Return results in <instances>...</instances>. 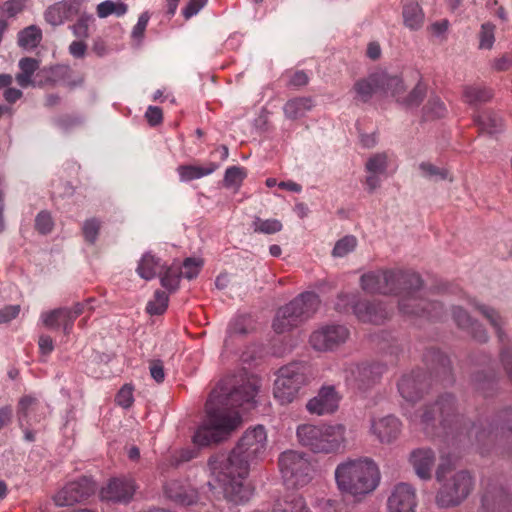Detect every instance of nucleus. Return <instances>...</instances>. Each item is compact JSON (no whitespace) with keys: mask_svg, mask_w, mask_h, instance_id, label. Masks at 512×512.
<instances>
[{"mask_svg":"<svg viewBox=\"0 0 512 512\" xmlns=\"http://www.w3.org/2000/svg\"><path fill=\"white\" fill-rule=\"evenodd\" d=\"M135 492L134 482L130 479H112L107 487L103 488L101 495L103 499L113 502H127Z\"/></svg>","mask_w":512,"mask_h":512,"instance_id":"27","label":"nucleus"},{"mask_svg":"<svg viewBox=\"0 0 512 512\" xmlns=\"http://www.w3.org/2000/svg\"><path fill=\"white\" fill-rule=\"evenodd\" d=\"M283 478L293 486H304L311 480L312 466L304 452L288 450L279 457Z\"/></svg>","mask_w":512,"mask_h":512,"instance_id":"13","label":"nucleus"},{"mask_svg":"<svg viewBox=\"0 0 512 512\" xmlns=\"http://www.w3.org/2000/svg\"><path fill=\"white\" fill-rule=\"evenodd\" d=\"M259 386L256 376H233L222 380L209 397L216 392L218 397L215 402L221 411L240 416L235 409L244 405H247V409L253 407Z\"/></svg>","mask_w":512,"mask_h":512,"instance_id":"5","label":"nucleus"},{"mask_svg":"<svg viewBox=\"0 0 512 512\" xmlns=\"http://www.w3.org/2000/svg\"><path fill=\"white\" fill-rule=\"evenodd\" d=\"M452 465L442 461L436 470V479L441 483L435 502L440 508L459 506L474 490L475 479L468 470H459L451 474Z\"/></svg>","mask_w":512,"mask_h":512,"instance_id":"4","label":"nucleus"},{"mask_svg":"<svg viewBox=\"0 0 512 512\" xmlns=\"http://www.w3.org/2000/svg\"><path fill=\"white\" fill-rule=\"evenodd\" d=\"M416 505L415 490L406 483L396 485L387 501L389 512H415Z\"/></svg>","mask_w":512,"mask_h":512,"instance_id":"21","label":"nucleus"},{"mask_svg":"<svg viewBox=\"0 0 512 512\" xmlns=\"http://www.w3.org/2000/svg\"><path fill=\"white\" fill-rule=\"evenodd\" d=\"M36 403H37V399L30 395L23 396L19 400L17 414H18V420H19V423L21 426H23L24 422H26V423L28 422L27 418H28L29 409Z\"/></svg>","mask_w":512,"mask_h":512,"instance_id":"57","label":"nucleus"},{"mask_svg":"<svg viewBox=\"0 0 512 512\" xmlns=\"http://www.w3.org/2000/svg\"><path fill=\"white\" fill-rule=\"evenodd\" d=\"M216 168L217 166L215 164H210L208 168L193 165H181L177 170L181 180L191 181L212 173Z\"/></svg>","mask_w":512,"mask_h":512,"instance_id":"45","label":"nucleus"},{"mask_svg":"<svg viewBox=\"0 0 512 512\" xmlns=\"http://www.w3.org/2000/svg\"><path fill=\"white\" fill-rule=\"evenodd\" d=\"M372 80L375 83L378 92L383 94H390L396 98V101H401V94L405 92L402 79L397 75H390L386 71H376L372 73Z\"/></svg>","mask_w":512,"mask_h":512,"instance_id":"29","label":"nucleus"},{"mask_svg":"<svg viewBox=\"0 0 512 512\" xmlns=\"http://www.w3.org/2000/svg\"><path fill=\"white\" fill-rule=\"evenodd\" d=\"M357 302L355 295L340 293L337 296L334 308L340 313H348L350 310L353 311V307Z\"/></svg>","mask_w":512,"mask_h":512,"instance_id":"58","label":"nucleus"},{"mask_svg":"<svg viewBox=\"0 0 512 512\" xmlns=\"http://www.w3.org/2000/svg\"><path fill=\"white\" fill-rule=\"evenodd\" d=\"M478 495V512H512V491L498 479H483Z\"/></svg>","mask_w":512,"mask_h":512,"instance_id":"12","label":"nucleus"},{"mask_svg":"<svg viewBox=\"0 0 512 512\" xmlns=\"http://www.w3.org/2000/svg\"><path fill=\"white\" fill-rule=\"evenodd\" d=\"M353 89L357 98L362 102H368L374 93H378V88H376L375 83L372 80V74L367 78L356 81Z\"/></svg>","mask_w":512,"mask_h":512,"instance_id":"47","label":"nucleus"},{"mask_svg":"<svg viewBox=\"0 0 512 512\" xmlns=\"http://www.w3.org/2000/svg\"><path fill=\"white\" fill-rule=\"evenodd\" d=\"M353 313L361 322L372 324H382L390 317V312L379 301H358Z\"/></svg>","mask_w":512,"mask_h":512,"instance_id":"22","label":"nucleus"},{"mask_svg":"<svg viewBox=\"0 0 512 512\" xmlns=\"http://www.w3.org/2000/svg\"><path fill=\"white\" fill-rule=\"evenodd\" d=\"M453 318L459 328L467 330L471 336L480 343L487 342L489 336L486 329L477 320H474L462 307H454Z\"/></svg>","mask_w":512,"mask_h":512,"instance_id":"28","label":"nucleus"},{"mask_svg":"<svg viewBox=\"0 0 512 512\" xmlns=\"http://www.w3.org/2000/svg\"><path fill=\"white\" fill-rule=\"evenodd\" d=\"M168 295L164 291L157 290L154 294V300L148 302L147 312L151 315H160L167 309Z\"/></svg>","mask_w":512,"mask_h":512,"instance_id":"49","label":"nucleus"},{"mask_svg":"<svg viewBox=\"0 0 512 512\" xmlns=\"http://www.w3.org/2000/svg\"><path fill=\"white\" fill-rule=\"evenodd\" d=\"M494 29L495 26L491 23H485L481 27L480 32V42H479V48L480 49H491L495 40L494 37Z\"/></svg>","mask_w":512,"mask_h":512,"instance_id":"59","label":"nucleus"},{"mask_svg":"<svg viewBox=\"0 0 512 512\" xmlns=\"http://www.w3.org/2000/svg\"><path fill=\"white\" fill-rule=\"evenodd\" d=\"M85 310V303H75L72 308H57L43 314V323L47 328H58L63 326L65 335L71 333L75 319Z\"/></svg>","mask_w":512,"mask_h":512,"instance_id":"18","label":"nucleus"},{"mask_svg":"<svg viewBox=\"0 0 512 512\" xmlns=\"http://www.w3.org/2000/svg\"><path fill=\"white\" fill-rule=\"evenodd\" d=\"M127 12V5L123 2L104 1L97 6V14L100 18H105L111 14L121 16Z\"/></svg>","mask_w":512,"mask_h":512,"instance_id":"48","label":"nucleus"},{"mask_svg":"<svg viewBox=\"0 0 512 512\" xmlns=\"http://www.w3.org/2000/svg\"><path fill=\"white\" fill-rule=\"evenodd\" d=\"M468 436L483 455L501 449L512 456V409L501 411L485 424L472 425Z\"/></svg>","mask_w":512,"mask_h":512,"instance_id":"3","label":"nucleus"},{"mask_svg":"<svg viewBox=\"0 0 512 512\" xmlns=\"http://www.w3.org/2000/svg\"><path fill=\"white\" fill-rule=\"evenodd\" d=\"M54 221L48 211H41L35 219V229L41 234H48L53 230Z\"/></svg>","mask_w":512,"mask_h":512,"instance_id":"55","label":"nucleus"},{"mask_svg":"<svg viewBox=\"0 0 512 512\" xmlns=\"http://www.w3.org/2000/svg\"><path fill=\"white\" fill-rule=\"evenodd\" d=\"M182 271L180 267H168L161 275V284L163 287L173 291L178 288Z\"/></svg>","mask_w":512,"mask_h":512,"instance_id":"51","label":"nucleus"},{"mask_svg":"<svg viewBox=\"0 0 512 512\" xmlns=\"http://www.w3.org/2000/svg\"><path fill=\"white\" fill-rule=\"evenodd\" d=\"M472 388L484 397L494 394L497 386V376L495 371L490 368H483L474 371L470 378Z\"/></svg>","mask_w":512,"mask_h":512,"instance_id":"31","label":"nucleus"},{"mask_svg":"<svg viewBox=\"0 0 512 512\" xmlns=\"http://www.w3.org/2000/svg\"><path fill=\"white\" fill-rule=\"evenodd\" d=\"M387 167L388 156L386 153H377L368 158L365 164L368 173L365 183L370 193L380 186V175L386 173Z\"/></svg>","mask_w":512,"mask_h":512,"instance_id":"30","label":"nucleus"},{"mask_svg":"<svg viewBox=\"0 0 512 512\" xmlns=\"http://www.w3.org/2000/svg\"><path fill=\"white\" fill-rule=\"evenodd\" d=\"M150 374H151V377L157 383H161L164 381L165 372H164V365L161 360H151L150 361Z\"/></svg>","mask_w":512,"mask_h":512,"instance_id":"64","label":"nucleus"},{"mask_svg":"<svg viewBox=\"0 0 512 512\" xmlns=\"http://www.w3.org/2000/svg\"><path fill=\"white\" fill-rule=\"evenodd\" d=\"M475 308L489 321L490 325L495 329L499 341L504 345L509 343V337L503 330L504 321L497 310L484 305L475 304Z\"/></svg>","mask_w":512,"mask_h":512,"instance_id":"35","label":"nucleus"},{"mask_svg":"<svg viewBox=\"0 0 512 512\" xmlns=\"http://www.w3.org/2000/svg\"><path fill=\"white\" fill-rule=\"evenodd\" d=\"M419 289L402 290L398 302L399 311L406 316L426 317L440 319L443 315V306L439 302H430L416 296Z\"/></svg>","mask_w":512,"mask_h":512,"instance_id":"14","label":"nucleus"},{"mask_svg":"<svg viewBox=\"0 0 512 512\" xmlns=\"http://www.w3.org/2000/svg\"><path fill=\"white\" fill-rule=\"evenodd\" d=\"M80 0H63L57 2L45 12V19L53 26L62 24L65 20H69L78 14L80 8Z\"/></svg>","mask_w":512,"mask_h":512,"instance_id":"26","label":"nucleus"},{"mask_svg":"<svg viewBox=\"0 0 512 512\" xmlns=\"http://www.w3.org/2000/svg\"><path fill=\"white\" fill-rule=\"evenodd\" d=\"M165 496L179 505L189 506L198 501V491L187 480L173 479L163 486Z\"/></svg>","mask_w":512,"mask_h":512,"instance_id":"20","label":"nucleus"},{"mask_svg":"<svg viewBox=\"0 0 512 512\" xmlns=\"http://www.w3.org/2000/svg\"><path fill=\"white\" fill-rule=\"evenodd\" d=\"M349 330L343 325H326L314 331L309 339L311 346L318 351L332 350L345 343Z\"/></svg>","mask_w":512,"mask_h":512,"instance_id":"17","label":"nucleus"},{"mask_svg":"<svg viewBox=\"0 0 512 512\" xmlns=\"http://www.w3.org/2000/svg\"><path fill=\"white\" fill-rule=\"evenodd\" d=\"M302 322L309 319L320 305V299L314 292H304L288 303Z\"/></svg>","mask_w":512,"mask_h":512,"instance_id":"32","label":"nucleus"},{"mask_svg":"<svg viewBox=\"0 0 512 512\" xmlns=\"http://www.w3.org/2000/svg\"><path fill=\"white\" fill-rule=\"evenodd\" d=\"M475 122L482 132L493 135L499 132L502 128V119L493 111L485 110L481 112L476 118Z\"/></svg>","mask_w":512,"mask_h":512,"instance_id":"40","label":"nucleus"},{"mask_svg":"<svg viewBox=\"0 0 512 512\" xmlns=\"http://www.w3.org/2000/svg\"><path fill=\"white\" fill-rule=\"evenodd\" d=\"M259 386L256 376H233L222 380L209 397L216 392L218 397L215 402L221 411L240 416L235 409L244 405H247V409L253 407Z\"/></svg>","mask_w":512,"mask_h":512,"instance_id":"6","label":"nucleus"},{"mask_svg":"<svg viewBox=\"0 0 512 512\" xmlns=\"http://www.w3.org/2000/svg\"><path fill=\"white\" fill-rule=\"evenodd\" d=\"M410 462L420 478L430 479L435 463V453L429 448L415 449L410 454Z\"/></svg>","mask_w":512,"mask_h":512,"instance_id":"33","label":"nucleus"},{"mask_svg":"<svg viewBox=\"0 0 512 512\" xmlns=\"http://www.w3.org/2000/svg\"><path fill=\"white\" fill-rule=\"evenodd\" d=\"M95 491V483L87 477H81L68 482L54 495L53 500L57 506H71L87 500Z\"/></svg>","mask_w":512,"mask_h":512,"instance_id":"16","label":"nucleus"},{"mask_svg":"<svg viewBox=\"0 0 512 512\" xmlns=\"http://www.w3.org/2000/svg\"><path fill=\"white\" fill-rule=\"evenodd\" d=\"M338 489L352 496H363L378 485L380 475L377 465L370 459H354L340 463L335 470Z\"/></svg>","mask_w":512,"mask_h":512,"instance_id":"2","label":"nucleus"},{"mask_svg":"<svg viewBox=\"0 0 512 512\" xmlns=\"http://www.w3.org/2000/svg\"><path fill=\"white\" fill-rule=\"evenodd\" d=\"M162 266L151 254H145L137 268L138 274L145 280H150L156 275H161Z\"/></svg>","mask_w":512,"mask_h":512,"instance_id":"42","label":"nucleus"},{"mask_svg":"<svg viewBox=\"0 0 512 512\" xmlns=\"http://www.w3.org/2000/svg\"><path fill=\"white\" fill-rule=\"evenodd\" d=\"M101 222L96 218L88 219L84 222L82 231L87 242L93 244L99 234Z\"/></svg>","mask_w":512,"mask_h":512,"instance_id":"56","label":"nucleus"},{"mask_svg":"<svg viewBox=\"0 0 512 512\" xmlns=\"http://www.w3.org/2000/svg\"><path fill=\"white\" fill-rule=\"evenodd\" d=\"M419 169L425 177L439 178L441 180L449 179L452 181V178H449V171L447 169L439 168L430 162H422L419 165Z\"/></svg>","mask_w":512,"mask_h":512,"instance_id":"54","label":"nucleus"},{"mask_svg":"<svg viewBox=\"0 0 512 512\" xmlns=\"http://www.w3.org/2000/svg\"><path fill=\"white\" fill-rule=\"evenodd\" d=\"M338 402L339 397L334 387H324L316 397L309 400L306 407L313 414H330L337 410Z\"/></svg>","mask_w":512,"mask_h":512,"instance_id":"24","label":"nucleus"},{"mask_svg":"<svg viewBox=\"0 0 512 512\" xmlns=\"http://www.w3.org/2000/svg\"><path fill=\"white\" fill-rule=\"evenodd\" d=\"M203 265V260L196 259V258H186L183 262V268L184 272H182V275L191 280L195 278L200 271V268Z\"/></svg>","mask_w":512,"mask_h":512,"instance_id":"61","label":"nucleus"},{"mask_svg":"<svg viewBox=\"0 0 512 512\" xmlns=\"http://www.w3.org/2000/svg\"><path fill=\"white\" fill-rule=\"evenodd\" d=\"M381 364H358L346 371V382L349 386L365 392L375 386L385 372Z\"/></svg>","mask_w":512,"mask_h":512,"instance_id":"15","label":"nucleus"},{"mask_svg":"<svg viewBox=\"0 0 512 512\" xmlns=\"http://www.w3.org/2000/svg\"><path fill=\"white\" fill-rule=\"evenodd\" d=\"M302 323L289 304L278 309L273 320V329L276 333L282 334L292 330Z\"/></svg>","mask_w":512,"mask_h":512,"instance_id":"34","label":"nucleus"},{"mask_svg":"<svg viewBox=\"0 0 512 512\" xmlns=\"http://www.w3.org/2000/svg\"><path fill=\"white\" fill-rule=\"evenodd\" d=\"M419 417L424 429L435 428L437 424L447 434L462 429V417L458 413L455 397L451 394H445L435 403L425 406Z\"/></svg>","mask_w":512,"mask_h":512,"instance_id":"10","label":"nucleus"},{"mask_svg":"<svg viewBox=\"0 0 512 512\" xmlns=\"http://www.w3.org/2000/svg\"><path fill=\"white\" fill-rule=\"evenodd\" d=\"M216 397L218 395L215 392L208 398L205 404L207 420L193 436V442L198 446H208L224 441L241 424L240 416L235 413H224L219 405H215Z\"/></svg>","mask_w":512,"mask_h":512,"instance_id":"7","label":"nucleus"},{"mask_svg":"<svg viewBox=\"0 0 512 512\" xmlns=\"http://www.w3.org/2000/svg\"><path fill=\"white\" fill-rule=\"evenodd\" d=\"M23 8H24L23 0H8L2 6L3 12L6 13L8 17L16 16L18 13H20L23 10Z\"/></svg>","mask_w":512,"mask_h":512,"instance_id":"63","label":"nucleus"},{"mask_svg":"<svg viewBox=\"0 0 512 512\" xmlns=\"http://www.w3.org/2000/svg\"><path fill=\"white\" fill-rule=\"evenodd\" d=\"M427 86L418 82L416 86L407 94H401V101H398L407 108L417 107L421 104L426 96Z\"/></svg>","mask_w":512,"mask_h":512,"instance_id":"46","label":"nucleus"},{"mask_svg":"<svg viewBox=\"0 0 512 512\" xmlns=\"http://www.w3.org/2000/svg\"><path fill=\"white\" fill-rule=\"evenodd\" d=\"M115 402L117 405L127 409L131 407L134 402L133 398V386L130 384H125L116 394Z\"/></svg>","mask_w":512,"mask_h":512,"instance_id":"60","label":"nucleus"},{"mask_svg":"<svg viewBox=\"0 0 512 512\" xmlns=\"http://www.w3.org/2000/svg\"><path fill=\"white\" fill-rule=\"evenodd\" d=\"M447 113L444 102L438 96H431L422 109V119L432 121L443 118Z\"/></svg>","mask_w":512,"mask_h":512,"instance_id":"41","label":"nucleus"},{"mask_svg":"<svg viewBox=\"0 0 512 512\" xmlns=\"http://www.w3.org/2000/svg\"><path fill=\"white\" fill-rule=\"evenodd\" d=\"M246 176V172L243 168L232 166L228 168L224 175V185L225 187H238L242 183L243 179Z\"/></svg>","mask_w":512,"mask_h":512,"instance_id":"53","label":"nucleus"},{"mask_svg":"<svg viewBox=\"0 0 512 512\" xmlns=\"http://www.w3.org/2000/svg\"><path fill=\"white\" fill-rule=\"evenodd\" d=\"M425 361L431 372L442 382L452 381L451 361L447 355L437 349H429L425 354Z\"/></svg>","mask_w":512,"mask_h":512,"instance_id":"25","label":"nucleus"},{"mask_svg":"<svg viewBox=\"0 0 512 512\" xmlns=\"http://www.w3.org/2000/svg\"><path fill=\"white\" fill-rule=\"evenodd\" d=\"M298 442L313 453L330 454L340 450L345 442V427L336 425H299Z\"/></svg>","mask_w":512,"mask_h":512,"instance_id":"9","label":"nucleus"},{"mask_svg":"<svg viewBox=\"0 0 512 512\" xmlns=\"http://www.w3.org/2000/svg\"><path fill=\"white\" fill-rule=\"evenodd\" d=\"M404 25L411 30H418L424 22V12L418 0L407 2L402 11Z\"/></svg>","mask_w":512,"mask_h":512,"instance_id":"36","label":"nucleus"},{"mask_svg":"<svg viewBox=\"0 0 512 512\" xmlns=\"http://www.w3.org/2000/svg\"><path fill=\"white\" fill-rule=\"evenodd\" d=\"M312 106L310 97H297L287 101L283 110L286 117L295 120L305 116Z\"/></svg>","mask_w":512,"mask_h":512,"instance_id":"38","label":"nucleus"},{"mask_svg":"<svg viewBox=\"0 0 512 512\" xmlns=\"http://www.w3.org/2000/svg\"><path fill=\"white\" fill-rule=\"evenodd\" d=\"M310 371L305 362H291L278 371L274 383V396L281 404L291 403L302 385L307 381Z\"/></svg>","mask_w":512,"mask_h":512,"instance_id":"11","label":"nucleus"},{"mask_svg":"<svg viewBox=\"0 0 512 512\" xmlns=\"http://www.w3.org/2000/svg\"><path fill=\"white\" fill-rule=\"evenodd\" d=\"M282 230V224L277 219L262 220L259 217L255 218L254 231L264 234H274Z\"/></svg>","mask_w":512,"mask_h":512,"instance_id":"52","label":"nucleus"},{"mask_svg":"<svg viewBox=\"0 0 512 512\" xmlns=\"http://www.w3.org/2000/svg\"><path fill=\"white\" fill-rule=\"evenodd\" d=\"M356 246L357 239L354 236L347 235L336 242L332 255L334 257H344L348 253L354 251Z\"/></svg>","mask_w":512,"mask_h":512,"instance_id":"50","label":"nucleus"},{"mask_svg":"<svg viewBox=\"0 0 512 512\" xmlns=\"http://www.w3.org/2000/svg\"><path fill=\"white\" fill-rule=\"evenodd\" d=\"M42 39L41 30L32 25L23 29L18 35V44L24 49L36 48Z\"/></svg>","mask_w":512,"mask_h":512,"instance_id":"44","label":"nucleus"},{"mask_svg":"<svg viewBox=\"0 0 512 512\" xmlns=\"http://www.w3.org/2000/svg\"><path fill=\"white\" fill-rule=\"evenodd\" d=\"M371 431L382 443H391L401 433V423L398 418L388 415L381 418H371Z\"/></svg>","mask_w":512,"mask_h":512,"instance_id":"23","label":"nucleus"},{"mask_svg":"<svg viewBox=\"0 0 512 512\" xmlns=\"http://www.w3.org/2000/svg\"><path fill=\"white\" fill-rule=\"evenodd\" d=\"M361 287L368 293L400 295L402 290L420 289L421 277L413 272L379 270L361 276Z\"/></svg>","mask_w":512,"mask_h":512,"instance_id":"8","label":"nucleus"},{"mask_svg":"<svg viewBox=\"0 0 512 512\" xmlns=\"http://www.w3.org/2000/svg\"><path fill=\"white\" fill-rule=\"evenodd\" d=\"M145 118L150 126H157L163 121V112L162 109L157 106H149L146 113Z\"/></svg>","mask_w":512,"mask_h":512,"instance_id":"62","label":"nucleus"},{"mask_svg":"<svg viewBox=\"0 0 512 512\" xmlns=\"http://www.w3.org/2000/svg\"><path fill=\"white\" fill-rule=\"evenodd\" d=\"M463 97L469 104L485 103L492 99L493 93L490 89L478 85L465 86Z\"/></svg>","mask_w":512,"mask_h":512,"instance_id":"43","label":"nucleus"},{"mask_svg":"<svg viewBox=\"0 0 512 512\" xmlns=\"http://www.w3.org/2000/svg\"><path fill=\"white\" fill-rule=\"evenodd\" d=\"M39 65V60L31 57H24L19 61L21 72L16 75V81L22 88L33 84L32 76L39 68Z\"/></svg>","mask_w":512,"mask_h":512,"instance_id":"39","label":"nucleus"},{"mask_svg":"<svg viewBox=\"0 0 512 512\" xmlns=\"http://www.w3.org/2000/svg\"><path fill=\"white\" fill-rule=\"evenodd\" d=\"M430 386L427 374L422 370L404 375L398 383L401 396L409 402L421 399Z\"/></svg>","mask_w":512,"mask_h":512,"instance_id":"19","label":"nucleus"},{"mask_svg":"<svg viewBox=\"0 0 512 512\" xmlns=\"http://www.w3.org/2000/svg\"><path fill=\"white\" fill-rule=\"evenodd\" d=\"M273 512H310V510L302 496L289 494L275 501Z\"/></svg>","mask_w":512,"mask_h":512,"instance_id":"37","label":"nucleus"},{"mask_svg":"<svg viewBox=\"0 0 512 512\" xmlns=\"http://www.w3.org/2000/svg\"><path fill=\"white\" fill-rule=\"evenodd\" d=\"M266 433L262 426L247 430L229 455L212 456L208 465L224 497L235 504L249 500L251 491L243 483L250 464L260 457L266 447Z\"/></svg>","mask_w":512,"mask_h":512,"instance_id":"1","label":"nucleus"}]
</instances>
